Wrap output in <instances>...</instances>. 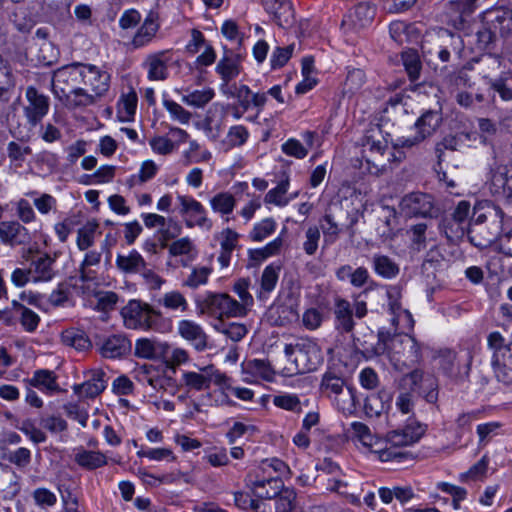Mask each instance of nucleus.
<instances>
[{
	"label": "nucleus",
	"mask_w": 512,
	"mask_h": 512,
	"mask_svg": "<svg viewBox=\"0 0 512 512\" xmlns=\"http://www.w3.org/2000/svg\"><path fill=\"white\" fill-rule=\"evenodd\" d=\"M365 80V73L362 69L348 68L344 89L346 92L355 93L363 86Z\"/></svg>",
	"instance_id": "obj_62"
},
{
	"label": "nucleus",
	"mask_w": 512,
	"mask_h": 512,
	"mask_svg": "<svg viewBox=\"0 0 512 512\" xmlns=\"http://www.w3.org/2000/svg\"><path fill=\"white\" fill-rule=\"evenodd\" d=\"M158 303L169 310H180L185 312L188 309V302L184 295L177 290L165 293Z\"/></svg>",
	"instance_id": "obj_49"
},
{
	"label": "nucleus",
	"mask_w": 512,
	"mask_h": 512,
	"mask_svg": "<svg viewBox=\"0 0 512 512\" xmlns=\"http://www.w3.org/2000/svg\"><path fill=\"white\" fill-rule=\"evenodd\" d=\"M391 395L382 390L377 394H371L366 397L364 402V412L368 417H378L388 408Z\"/></svg>",
	"instance_id": "obj_36"
},
{
	"label": "nucleus",
	"mask_w": 512,
	"mask_h": 512,
	"mask_svg": "<svg viewBox=\"0 0 512 512\" xmlns=\"http://www.w3.org/2000/svg\"><path fill=\"white\" fill-rule=\"evenodd\" d=\"M167 342L156 338H139L135 342L134 355L137 358L162 361L167 355Z\"/></svg>",
	"instance_id": "obj_22"
},
{
	"label": "nucleus",
	"mask_w": 512,
	"mask_h": 512,
	"mask_svg": "<svg viewBox=\"0 0 512 512\" xmlns=\"http://www.w3.org/2000/svg\"><path fill=\"white\" fill-rule=\"evenodd\" d=\"M477 0H452L449 2V10L455 13L452 19L456 28H462L466 22V18L470 16L476 8Z\"/></svg>",
	"instance_id": "obj_38"
},
{
	"label": "nucleus",
	"mask_w": 512,
	"mask_h": 512,
	"mask_svg": "<svg viewBox=\"0 0 512 512\" xmlns=\"http://www.w3.org/2000/svg\"><path fill=\"white\" fill-rule=\"evenodd\" d=\"M334 326L340 334H352L355 321L353 319V308L350 302L343 298H337L334 304Z\"/></svg>",
	"instance_id": "obj_23"
},
{
	"label": "nucleus",
	"mask_w": 512,
	"mask_h": 512,
	"mask_svg": "<svg viewBox=\"0 0 512 512\" xmlns=\"http://www.w3.org/2000/svg\"><path fill=\"white\" fill-rule=\"evenodd\" d=\"M98 228L99 223L95 219H92L78 229L76 245L79 250L85 251L93 246Z\"/></svg>",
	"instance_id": "obj_41"
},
{
	"label": "nucleus",
	"mask_w": 512,
	"mask_h": 512,
	"mask_svg": "<svg viewBox=\"0 0 512 512\" xmlns=\"http://www.w3.org/2000/svg\"><path fill=\"white\" fill-rule=\"evenodd\" d=\"M99 353L108 359H119L130 354L132 350L131 340L122 333L112 334L96 342Z\"/></svg>",
	"instance_id": "obj_16"
},
{
	"label": "nucleus",
	"mask_w": 512,
	"mask_h": 512,
	"mask_svg": "<svg viewBox=\"0 0 512 512\" xmlns=\"http://www.w3.org/2000/svg\"><path fill=\"white\" fill-rule=\"evenodd\" d=\"M363 147L365 154L370 153V156L364 155V157L369 173L373 175H379L384 171L394 157V154L388 151L387 140L382 136L378 127L372 128L371 133L365 136Z\"/></svg>",
	"instance_id": "obj_5"
},
{
	"label": "nucleus",
	"mask_w": 512,
	"mask_h": 512,
	"mask_svg": "<svg viewBox=\"0 0 512 512\" xmlns=\"http://www.w3.org/2000/svg\"><path fill=\"white\" fill-rule=\"evenodd\" d=\"M374 272L382 278H395L399 272V265L390 257L382 254H375L372 258Z\"/></svg>",
	"instance_id": "obj_39"
},
{
	"label": "nucleus",
	"mask_w": 512,
	"mask_h": 512,
	"mask_svg": "<svg viewBox=\"0 0 512 512\" xmlns=\"http://www.w3.org/2000/svg\"><path fill=\"white\" fill-rule=\"evenodd\" d=\"M442 123V114L436 110L425 111L415 122L416 134L412 137H400L394 148H411L432 136Z\"/></svg>",
	"instance_id": "obj_7"
},
{
	"label": "nucleus",
	"mask_w": 512,
	"mask_h": 512,
	"mask_svg": "<svg viewBox=\"0 0 512 512\" xmlns=\"http://www.w3.org/2000/svg\"><path fill=\"white\" fill-rule=\"evenodd\" d=\"M100 98L95 93H88L86 89L78 87L67 94V96L59 99V101L68 109H78L95 105Z\"/></svg>",
	"instance_id": "obj_31"
},
{
	"label": "nucleus",
	"mask_w": 512,
	"mask_h": 512,
	"mask_svg": "<svg viewBox=\"0 0 512 512\" xmlns=\"http://www.w3.org/2000/svg\"><path fill=\"white\" fill-rule=\"evenodd\" d=\"M426 429L425 424L411 420L403 428L388 432L384 441L385 446L376 448L375 453L383 462H401L408 459L412 456L411 453L403 451L402 448L418 442Z\"/></svg>",
	"instance_id": "obj_2"
},
{
	"label": "nucleus",
	"mask_w": 512,
	"mask_h": 512,
	"mask_svg": "<svg viewBox=\"0 0 512 512\" xmlns=\"http://www.w3.org/2000/svg\"><path fill=\"white\" fill-rule=\"evenodd\" d=\"M211 272L212 270L209 267H195L193 268L190 275L183 281V286L196 289L199 286L207 283Z\"/></svg>",
	"instance_id": "obj_61"
},
{
	"label": "nucleus",
	"mask_w": 512,
	"mask_h": 512,
	"mask_svg": "<svg viewBox=\"0 0 512 512\" xmlns=\"http://www.w3.org/2000/svg\"><path fill=\"white\" fill-rule=\"evenodd\" d=\"M265 10L273 16V20L282 28L291 26L294 21V9L290 0L266 2Z\"/></svg>",
	"instance_id": "obj_28"
},
{
	"label": "nucleus",
	"mask_w": 512,
	"mask_h": 512,
	"mask_svg": "<svg viewBox=\"0 0 512 512\" xmlns=\"http://www.w3.org/2000/svg\"><path fill=\"white\" fill-rule=\"evenodd\" d=\"M215 93L212 88H204L202 90H194L182 97V102L196 108H202L208 104L214 97Z\"/></svg>",
	"instance_id": "obj_50"
},
{
	"label": "nucleus",
	"mask_w": 512,
	"mask_h": 512,
	"mask_svg": "<svg viewBox=\"0 0 512 512\" xmlns=\"http://www.w3.org/2000/svg\"><path fill=\"white\" fill-rule=\"evenodd\" d=\"M241 61V55L231 50H225L223 57L218 61L215 71L222 80L220 84L221 93H227L226 90L231 87L230 82L240 74L242 70Z\"/></svg>",
	"instance_id": "obj_15"
},
{
	"label": "nucleus",
	"mask_w": 512,
	"mask_h": 512,
	"mask_svg": "<svg viewBox=\"0 0 512 512\" xmlns=\"http://www.w3.org/2000/svg\"><path fill=\"white\" fill-rule=\"evenodd\" d=\"M401 383L404 387H408L413 393H415L417 389L425 386L426 388H429V391H423L424 399L431 404H435L438 400L437 380L430 375L425 376L421 369H414L413 371L405 374L401 379Z\"/></svg>",
	"instance_id": "obj_14"
},
{
	"label": "nucleus",
	"mask_w": 512,
	"mask_h": 512,
	"mask_svg": "<svg viewBox=\"0 0 512 512\" xmlns=\"http://www.w3.org/2000/svg\"><path fill=\"white\" fill-rule=\"evenodd\" d=\"M351 336L355 349L360 352L367 360L377 356L374 353V349L378 345V339H375V336L370 328L366 327L363 330H358L356 334L352 332Z\"/></svg>",
	"instance_id": "obj_32"
},
{
	"label": "nucleus",
	"mask_w": 512,
	"mask_h": 512,
	"mask_svg": "<svg viewBox=\"0 0 512 512\" xmlns=\"http://www.w3.org/2000/svg\"><path fill=\"white\" fill-rule=\"evenodd\" d=\"M167 355L165 358H162V361L167 368L175 369L177 366L188 362L189 355L188 352L183 348H172L167 343Z\"/></svg>",
	"instance_id": "obj_57"
},
{
	"label": "nucleus",
	"mask_w": 512,
	"mask_h": 512,
	"mask_svg": "<svg viewBox=\"0 0 512 512\" xmlns=\"http://www.w3.org/2000/svg\"><path fill=\"white\" fill-rule=\"evenodd\" d=\"M246 483L254 496L260 499H273L284 489L283 480L278 476L259 479L248 475Z\"/></svg>",
	"instance_id": "obj_19"
},
{
	"label": "nucleus",
	"mask_w": 512,
	"mask_h": 512,
	"mask_svg": "<svg viewBox=\"0 0 512 512\" xmlns=\"http://www.w3.org/2000/svg\"><path fill=\"white\" fill-rule=\"evenodd\" d=\"M280 266L270 264L266 266L261 275L260 292L258 297L271 293L276 287L279 278Z\"/></svg>",
	"instance_id": "obj_45"
},
{
	"label": "nucleus",
	"mask_w": 512,
	"mask_h": 512,
	"mask_svg": "<svg viewBox=\"0 0 512 512\" xmlns=\"http://www.w3.org/2000/svg\"><path fill=\"white\" fill-rule=\"evenodd\" d=\"M101 258L102 251L90 250L85 254L79 266V280L81 282H90L96 278L95 272L88 268L100 264Z\"/></svg>",
	"instance_id": "obj_42"
},
{
	"label": "nucleus",
	"mask_w": 512,
	"mask_h": 512,
	"mask_svg": "<svg viewBox=\"0 0 512 512\" xmlns=\"http://www.w3.org/2000/svg\"><path fill=\"white\" fill-rule=\"evenodd\" d=\"M123 325L127 329L149 331L156 328L161 313L140 300H130L120 311Z\"/></svg>",
	"instance_id": "obj_4"
},
{
	"label": "nucleus",
	"mask_w": 512,
	"mask_h": 512,
	"mask_svg": "<svg viewBox=\"0 0 512 512\" xmlns=\"http://www.w3.org/2000/svg\"><path fill=\"white\" fill-rule=\"evenodd\" d=\"M493 212L496 219L489 225H469L467 237L473 246L484 249L500 239L505 214L500 207H493Z\"/></svg>",
	"instance_id": "obj_8"
},
{
	"label": "nucleus",
	"mask_w": 512,
	"mask_h": 512,
	"mask_svg": "<svg viewBox=\"0 0 512 512\" xmlns=\"http://www.w3.org/2000/svg\"><path fill=\"white\" fill-rule=\"evenodd\" d=\"M58 376L54 371L48 369H38L34 371L31 378L27 379L28 386L37 388L47 395H54L61 392L57 382Z\"/></svg>",
	"instance_id": "obj_25"
},
{
	"label": "nucleus",
	"mask_w": 512,
	"mask_h": 512,
	"mask_svg": "<svg viewBox=\"0 0 512 512\" xmlns=\"http://www.w3.org/2000/svg\"><path fill=\"white\" fill-rule=\"evenodd\" d=\"M210 205L214 212L222 215H228L232 213L236 205V200L232 194L228 192H220L210 199Z\"/></svg>",
	"instance_id": "obj_47"
},
{
	"label": "nucleus",
	"mask_w": 512,
	"mask_h": 512,
	"mask_svg": "<svg viewBox=\"0 0 512 512\" xmlns=\"http://www.w3.org/2000/svg\"><path fill=\"white\" fill-rule=\"evenodd\" d=\"M178 333L189 341L197 351H204L208 346V336L203 328L192 320H181L178 323Z\"/></svg>",
	"instance_id": "obj_24"
},
{
	"label": "nucleus",
	"mask_w": 512,
	"mask_h": 512,
	"mask_svg": "<svg viewBox=\"0 0 512 512\" xmlns=\"http://www.w3.org/2000/svg\"><path fill=\"white\" fill-rule=\"evenodd\" d=\"M284 354L290 363L287 375L305 374L317 369L323 361L321 348L309 338H300L295 343L286 344Z\"/></svg>",
	"instance_id": "obj_3"
},
{
	"label": "nucleus",
	"mask_w": 512,
	"mask_h": 512,
	"mask_svg": "<svg viewBox=\"0 0 512 512\" xmlns=\"http://www.w3.org/2000/svg\"><path fill=\"white\" fill-rule=\"evenodd\" d=\"M243 370L247 374L271 381L275 374L270 362L264 359H251L244 363Z\"/></svg>",
	"instance_id": "obj_40"
},
{
	"label": "nucleus",
	"mask_w": 512,
	"mask_h": 512,
	"mask_svg": "<svg viewBox=\"0 0 512 512\" xmlns=\"http://www.w3.org/2000/svg\"><path fill=\"white\" fill-rule=\"evenodd\" d=\"M0 240L10 247L27 245L31 236L28 229L17 220L0 221Z\"/></svg>",
	"instance_id": "obj_20"
},
{
	"label": "nucleus",
	"mask_w": 512,
	"mask_h": 512,
	"mask_svg": "<svg viewBox=\"0 0 512 512\" xmlns=\"http://www.w3.org/2000/svg\"><path fill=\"white\" fill-rule=\"evenodd\" d=\"M400 212L409 218L437 217L439 209L435 205L434 197L427 193L412 192L405 195L399 203Z\"/></svg>",
	"instance_id": "obj_9"
},
{
	"label": "nucleus",
	"mask_w": 512,
	"mask_h": 512,
	"mask_svg": "<svg viewBox=\"0 0 512 512\" xmlns=\"http://www.w3.org/2000/svg\"><path fill=\"white\" fill-rule=\"evenodd\" d=\"M401 60L410 81H417L422 70V63L418 52L413 49L403 51L401 53Z\"/></svg>",
	"instance_id": "obj_43"
},
{
	"label": "nucleus",
	"mask_w": 512,
	"mask_h": 512,
	"mask_svg": "<svg viewBox=\"0 0 512 512\" xmlns=\"http://www.w3.org/2000/svg\"><path fill=\"white\" fill-rule=\"evenodd\" d=\"M351 428L355 434V436L361 441V443L365 446L372 447L373 452L375 453L376 448L385 446L384 441H376L373 443V436L369 427L362 422H353L351 424Z\"/></svg>",
	"instance_id": "obj_52"
},
{
	"label": "nucleus",
	"mask_w": 512,
	"mask_h": 512,
	"mask_svg": "<svg viewBox=\"0 0 512 512\" xmlns=\"http://www.w3.org/2000/svg\"><path fill=\"white\" fill-rule=\"evenodd\" d=\"M276 227L277 224L273 218H265L254 225L249 234V238L254 242H261L272 235Z\"/></svg>",
	"instance_id": "obj_51"
},
{
	"label": "nucleus",
	"mask_w": 512,
	"mask_h": 512,
	"mask_svg": "<svg viewBox=\"0 0 512 512\" xmlns=\"http://www.w3.org/2000/svg\"><path fill=\"white\" fill-rule=\"evenodd\" d=\"M214 328L226 335L234 342L240 341L247 333L245 325L235 322L228 324L219 322L218 324L214 325Z\"/></svg>",
	"instance_id": "obj_60"
},
{
	"label": "nucleus",
	"mask_w": 512,
	"mask_h": 512,
	"mask_svg": "<svg viewBox=\"0 0 512 512\" xmlns=\"http://www.w3.org/2000/svg\"><path fill=\"white\" fill-rule=\"evenodd\" d=\"M55 259L48 254L37 255L32 258L29 273L34 282H47L54 278Z\"/></svg>",
	"instance_id": "obj_27"
},
{
	"label": "nucleus",
	"mask_w": 512,
	"mask_h": 512,
	"mask_svg": "<svg viewBox=\"0 0 512 512\" xmlns=\"http://www.w3.org/2000/svg\"><path fill=\"white\" fill-rule=\"evenodd\" d=\"M63 341L74 347L76 350L84 351L91 347V341L83 331H66L63 335Z\"/></svg>",
	"instance_id": "obj_58"
},
{
	"label": "nucleus",
	"mask_w": 512,
	"mask_h": 512,
	"mask_svg": "<svg viewBox=\"0 0 512 512\" xmlns=\"http://www.w3.org/2000/svg\"><path fill=\"white\" fill-rule=\"evenodd\" d=\"M82 62H73L57 68L53 72L51 86L54 96L59 100L79 87L84 77Z\"/></svg>",
	"instance_id": "obj_6"
},
{
	"label": "nucleus",
	"mask_w": 512,
	"mask_h": 512,
	"mask_svg": "<svg viewBox=\"0 0 512 512\" xmlns=\"http://www.w3.org/2000/svg\"><path fill=\"white\" fill-rule=\"evenodd\" d=\"M234 502L238 508L245 511L266 512L265 510H261L263 503L253 499L248 492H235Z\"/></svg>",
	"instance_id": "obj_63"
},
{
	"label": "nucleus",
	"mask_w": 512,
	"mask_h": 512,
	"mask_svg": "<svg viewBox=\"0 0 512 512\" xmlns=\"http://www.w3.org/2000/svg\"><path fill=\"white\" fill-rule=\"evenodd\" d=\"M177 201L179 203L178 213L184 219L186 227H200L206 230L212 228V221L208 218L202 203L187 195H178Z\"/></svg>",
	"instance_id": "obj_11"
},
{
	"label": "nucleus",
	"mask_w": 512,
	"mask_h": 512,
	"mask_svg": "<svg viewBox=\"0 0 512 512\" xmlns=\"http://www.w3.org/2000/svg\"><path fill=\"white\" fill-rule=\"evenodd\" d=\"M13 305L17 306L21 311L20 323L24 330L30 333L34 332L40 322L39 315L30 308H27L26 306L18 303L17 301H13Z\"/></svg>",
	"instance_id": "obj_54"
},
{
	"label": "nucleus",
	"mask_w": 512,
	"mask_h": 512,
	"mask_svg": "<svg viewBox=\"0 0 512 512\" xmlns=\"http://www.w3.org/2000/svg\"><path fill=\"white\" fill-rule=\"evenodd\" d=\"M28 104L24 107V114L31 126H36L47 115L50 107L49 97L40 93L35 87L26 89Z\"/></svg>",
	"instance_id": "obj_13"
},
{
	"label": "nucleus",
	"mask_w": 512,
	"mask_h": 512,
	"mask_svg": "<svg viewBox=\"0 0 512 512\" xmlns=\"http://www.w3.org/2000/svg\"><path fill=\"white\" fill-rule=\"evenodd\" d=\"M200 314L210 316H242L243 305L225 293H210L198 304Z\"/></svg>",
	"instance_id": "obj_10"
},
{
	"label": "nucleus",
	"mask_w": 512,
	"mask_h": 512,
	"mask_svg": "<svg viewBox=\"0 0 512 512\" xmlns=\"http://www.w3.org/2000/svg\"><path fill=\"white\" fill-rule=\"evenodd\" d=\"M75 462L86 470H95L107 464V457L100 451L79 449L74 457Z\"/></svg>",
	"instance_id": "obj_37"
},
{
	"label": "nucleus",
	"mask_w": 512,
	"mask_h": 512,
	"mask_svg": "<svg viewBox=\"0 0 512 512\" xmlns=\"http://www.w3.org/2000/svg\"><path fill=\"white\" fill-rule=\"evenodd\" d=\"M146 264L145 259L136 250L130 251L127 255L118 254L116 258L117 268L125 274L141 273Z\"/></svg>",
	"instance_id": "obj_35"
},
{
	"label": "nucleus",
	"mask_w": 512,
	"mask_h": 512,
	"mask_svg": "<svg viewBox=\"0 0 512 512\" xmlns=\"http://www.w3.org/2000/svg\"><path fill=\"white\" fill-rule=\"evenodd\" d=\"M182 384L188 390L203 391L209 389L207 372L184 371L181 377Z\"/></svg>",
	"instance_id": "obj_44"
},
{
	"label": "nucleus",
	"mask_w": 512,
	"mask_h": 512,
	"mask_svg": "<svg viewBox=\"0 0 512 512\" xmlns=\"http://www.w3.org/2000/svg\"><path fill=\"white\" fill-rule=\"evenodd\" d=\"M347 386L346 379L340 370L328 368L322 375L319 392L321 395L337 400Z\"/></svg>",
	"instance_id": "obj_21"
},
{
	"label": "nucleus",
	"mask_w": 512,
	"mask_h": 512,
	"mask_svg": "<svg viewBox=\"0 0 512 512\" xmlns=\"http://www.w3.org/2000/svg\"><path fill=\"white\" fill-rule=\"evenodd\" d=\"M160 369L152 364H142L137 366L134 371V378L142 385L157 386L159 382L157 376L160 373Z\"/></svg>",
	"instance_id": "obj_46"
},
{
	"label": "nucleus",
	"mask_w": 512,
	"mask_h": 512,
	"mask_svg": "<svg viewBox=\"0 0 512 512\" xmlns=\"http://www.w3.org/2000/svg\"><path fill=\"white\" fill-rule=\"evenodd\" d=\"M160 26L159 13L150 10L131 40L133 48L140 49L152 43L156 38Z\"/></svg>",
	"instance_id": "obj_18"
},
{
	"label": "nucleus",
	"mask_w": 512,
	"mask_h": 512,
	"mask_svg": "<svg viewBox=\"0 0 512 512\" xmlns=\"http://www.w3.org/2000/svg\"><path fill=\"white\" fill-rule=\"evenodd\" d=\"M445 82L451 91L471 87V79L464 69L449 73L445 78Z\"/></svg>",
	"instance_id": "obj_64"
},
{
	"label": "nucleus",
	"mask_w": 512,
	"mask_h": 512,
	"mask_svg": "<svg viewBox=\"0 0 512 512\" xmlns=\"http://www.w3.org/2000/svg\"><path fill=\"white\" fill-rule=\"evenodd\" d=\"M226 91L227 93L222 94L228 98L236 99L243 111L255 109L257 116L263 111L267 103V93L253 92L246 84L233 83Z\"/></svg>",
	"instance_id": "obj_12"
},
{
	"label": "nucleus",
	"mask_w": 512,
	"mask_h": 512,
	"mask_svg": "<svg viewBox=\"0 0 512 512\" xmlns=\"http://www.w3.org/2000/svg\"><path fill=\"white\" fill-rule=\"evenodd\" d=\"M137 94L135 91H131L121 96L119 100V114L124 112V116H120L122 121H129L133 118L137 107Z\"/></svg>",
	"instance_id": "obj_56"
},
{
	"label": "nucleus",
	"mask_w": 512,
	"mask_h": 512,
	"mask_svg": "<svg viewBox=\"0 0 512 512\" xmlns=\"http://www.w3.org/2000/svg\"><path fill=\"white\" fill-rule=\"evenodd\" d=\"M105 372L94 370L91 377L82 384L73 386V391L77 395H85L88 398H94L102 393L106 388Z\"/></svg>",
	"instance_id": "obj_30"
},
{
	"label": "nucleus",
	"mask_w": 512,
	"mask_h": 512,
	"mask_svg": "<svg viewBox=\"0 0 512 512\" xmlns=\"http://www.w3.org/2000/svg\"><path fill=\"white\" fill-rule=\"evenodd\" d=\"M468 226L444 216L438 223L439 232L446 238L447 243L451 245L459 244L465 235H467Z\"/></svg>",
	"instance_id": "obj_29"
},
{
	"label": "nucleus",
	"mask_w": 512,
	"mask_h": 512,
	"mask_svg": "<svg viewBox=\"0 0 512 512\" xmlns=\"http://www.w3.org/2000/svg\"><path fill=\"white\" fill-rule=\"evenodd\" d=\"M374 353L387 355L397 370L417 365L422 361L421 344L413 336L404 333L392 334L385 328L378 330V345Z\"/></svg>",
	"instance_id": "obj_1"
},
{
	"label": "nucleus",
	"mask_w": 512,
	"mask_h": 512,
	"mask_svg": "<svg viewBox=\"0 0 512 512\" xmlns=\"http://www.w3.org/2000/svg\"><path fill=\"white\" fill-rule=\"evenodd\" d=\"M82 70L84 77H82V84L90 87L91 92L95 93L99 97H103L110 88V74L90 63H82Z\"/></svg>",
	"instance_id": "obj_17"
},
{
	"label": "nucleus",
	"mask_w": 512,
	"mask_h": 512,
	"mask_svg": "<svg viewBox=\"0 0 512 512\" xmlns=\"http://www.w3.org/2000/svg\"><path fill=\"white\" fill-rule=\"evenodd\" d=\"M10 20L15 25L16 29L20 32H29L35 22L27 13V8L20 6L16 7L10 15Z\"/></svg>",
	"instance_id": "obj_53"
},
{
	"label": "nucleus",
	"mask_w": 512,
	"mask_h": 512,
	"mask_svg": "<svg viewBox=\"0 0 512 512\" xmlns=\"http://www.w3.org/2000/svg\"><path fill=\"white\" fill-rule=\"evenodd\" d=\"M289 181L282 180L278 183V185L269 190L265 195L264 201L269 204H275L277 206H285L288 203V200L285 199V194L288 191Z\"/></svg>",
	"instance_id": "obj_59"
},
{
	"label": "nucleus",
	"mask_w": 512,
	"mask_h": 512,
	"mask_svg": "<svg viewBox=\"0 0 512 512\" xmlns=\"http://www.w3.org/2000/svg\"><path fill=\"white\" fill-rule=\"evenodd\" d=\"M428 229L429 224L426 222L412 225L408 229L407 233L413 250L420 252L426 248L428 240H431V242L436 241L435 232L432 230L429 231Z\"/></svg>",
	"instance_id": "obj_34"
},
{
	"label": "nucleus",
	"mask_w": 512,
	"mask_h": 512,
	"mask_svg": "<svg viewBox=\"0 0 512 512\" xmlns=\"http://www.w3.org/2000/svg\"><path fill=\"white\" fill-rule=\"evenodd\" d=\"M168 50L147 55L142 66L147 69V77L151 81L165 80L168 77Z\"/></svg>",
	"instance_id": "obj_26"
},
{
	"label": "nucleus",
	"mask_w": 512,
	"mask_h": 512,
	"mask_svg": "<svg viewBox=\"0 0 512 512\" xmlns=\"http://www.w3.org/2000/svg\"><path fill=\"white\" fill-rule=\"evenodd\" d=\"M507 182V167L496 162L493 165H491L486 185L488 186L492 195L502 196L503 192H505V187H507Z\"/></svg>",
	"instance_id": "obj_33"
},
{
	"label": "nucleus",
	"mask_w": 512,
	"mask_h": 512,
	"mask_svg": "<svg viewBox=\"0 0 512 512\" xmlns=\"http://www.w3.org/2000/svg\"><path fill=\"white\" fill-rule=\"evenodd\" d=\"M275 499V512H291L295 507L296 492L293 488H285Z\"/></svg>",
	"instance_id": "obj_55"
},
{
	"label": "nucleus",
	"mask_w": 512,
	"mask_h": 512,
	"mask_svg": "<svg viewBox=\"0 0 512 512\" xmlns=\"http://www.w3.org/2000/svg\"><path fill=\"white\" fill-rule=\"evenodd\" d=\"M32 153L30 146L11 141L7 145V154L12 165L17 168L22 167L26 157Z\"/></svg>",
	"instance_id": "obj_48"
}]
</instances>
